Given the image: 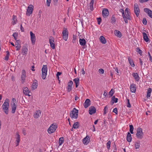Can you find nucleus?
<instances>
[{"mask_svg": "<svg viewBox=\"0 0 152 152\" xmlns=\"http://www.w3.org/2000/svg\"><path fill=\"white\" fill-rule=\"evenodd\" d=\"M140 141L139 140H137L135 142L134 144V147L136 149L139 148L140 147Z\"/></svg>", "mask_w": 152, "mask_h": 152, "instance_id": "7c9ffc66", "label": "nucleus"}, {"mask_svg": "<svg viewBox=\"0 0 152 152\" xmlns=\"http://www.w3.org/2000/svg\"><path fill=\"white\" fill-rule=\"evenodd\" d=\"M34 9V7L31 4L28 7L26 15L28 16H30L32 13Z\"/></svg>", "mask_w": 152, "mask_h": 152, "instance_id": "423d86ee", "label": "nucleus"}, {"mask_svg": "<svg viewBox=\"0 0 152 152\" xmlns=\"http://www.w3.org/2000/svg\"><path fill=\"white\" fill-rule=\"evenodd\" d=\"M111 142L110 140L109 141L106 143V146L107 149H110V146Z\"/></svg>", "mask_w": 152, "mask_h": 152, "instance_id": "c03bdc74", "label": "nucleus"}, {"mask_svg": "<svg viewBox=\"0 0 152 152\" xmlns=\"http://www.w3.org/2000/svg\"><path fill=\"white\" fill-rule=\"evenodd\" d=\"M96 108L93 106H91L89 109V113L90 115H92L96 113Z\"/></svg>", "mask_w": 152, "mask_h": 152, "instance_id": "412c9836", "label": "nucleus"}, {"mask_svg": "<svg viewBox=\"0 0 152 152\" xmlns=\"http://www.w3.org/2000/svg\"><path fill=\"white\" fill-rule=\"evenodd\" d=\"M125 17L126 18V20L128 21L129 20H131V17L130 15V12L128 8H126L125 10Z\"/></svg>", "mask_w": 152, "mask_h": 152, "instance_id": "0eeeda50", "label": "nucleus"}, {"mask_svg": "<svg viewBox=\"0 0 152 152\" xmlns=\"http://www.w3.org/2000/svg\"><path fill=\"white\" fill-rule=\"evenodd\" d=\"M137 52H138L139 53L140 55H141L142 54V51L139 48L137 49Z\"/></svg>", "mask_w": 152, "mask_h": 152, "instance_id": "680f3d73", "label": "nucleus"}, {"mask_svg": "<svg viewBox=\"0 0 152 152\" xmlns=\"http://www.w3.org/2000/svg\"><path fill=\"white\" fill-rule=\"evenodd\" d=\"M48 71L46 65H43L42 69V77L43 79H45L46 77Z\"/></svg>", "mask_w": 152, "mask_h": 152, "instance_id": "39448f33", "label": "nucleus"}, {"mask_svg": "<svg viewBox=\"0 0 152 152\" xmlns=\"http://www.w3.org/2000/svg\"><path fill=\"white\" fill-rule=\"evenodd\" d=\"M143 38L144 40L146 42H148V39L147 35V34L145 32H143Z\"/></svg>", "mask_w": 152, "mask_h": 152, "instance_id": "58836bf2", "label": "nucleus"}, {"mask_svg": "<svg viewBox=\"0 0 152 152\" xmlns=\"http://www.w3.org/2000/svg\"><path fill=\"white\" fill-rule=\"evenodd\" d=\"M20 29L22 32L24 31V28L23 27L21 24L20 25Z\"/></svg>", "mask_w": 152, "mask_h": 152, "instance_id": "0e129e2a", "label": "nucleus"}, {"mask_svg": "<svg viewBox=\"0 0 152 152\" xmlns=\"http://www.w3.org/2000/svg\"><path fill=\"white\" fill-rule=\"evenodd\" d=\"M20 40H16L15 44V46L16 48V50H18L20 49L21 47V46L20 45Z\"/></svg>", "mask_w": 152, "mask_h": 152, "instance_id": "4be33fe9", "label": "nucleus"}, {"mask_svg": "<svg viewBox=\"0 0 152 152\" xmlns=\"http://www.w3.org/2000/svg\"><path fill=\"white\" fill-rule=\"evenodd\" d=\"M148 53L149 56V60L151 61L152 62V58L151 55L149 52H148Z\"/></svg>", "mask_w": 152, "mask_h": 152, "instance_id": "052dcab7", "label": "nucleus"}, {"mask_svg": "<svg viewBox=\"0 0 152 152\" xmlns=\"http://www.w3.org/2000/svg\"><path fill=\"white\" fill-rule=\"evenodd\" d=\"M102 13L104 18L107 17L109 15V12L108 10L106 8L104 9L102 11Z\"/></svg>", "mask_w": 152, "mask_h": 152, "instance_id": "4468645a", "label": "nucleus"}, {"mask_svg": "<svg viewBox=\"0 0 152 152\" xmlns=\"http://www.w3.org/2000/svg\"><path fill=\"white\" fill-rule=\"evenodd\" d=\"M28 50L25 47H23L22 48V52L23 53V55H24L26 54L27 53Z\"/></svg>", "mask_w": 152, "mask_h": 152, "instance_id": "72a5a7b5", "label": "nucleus"}, {"mask_svg": "<svg viewBox=\"0 0 152 152\" xmlns=\"http://www.w3.org/2000/svg\"><path fill=\"white\" fill-rule=\"evenodd\" d=\"M112 101H113V103L115 102V103H117L118 102V99L117 98H115L114 96H113L112 98Z\"/></svg>", "mask_w": 152, "mask_h": 152, "instance_id": "37998d69", "label": "nucleus"}, {"mask_svg": "<svg viewBox=\"0 0 152 152\" xmlns=\"http://www.w3.org/2000/svg\"><path fill=\"white\" fill-rule=\"evenodd\" d=\"M9 55H10V54L9 53V52H7V55L5 56V57L4 58V59L5 60L7 61L8 60L9 58Z\"/></svg>", "mask_w": 152, "mask_h": 152, "instance_id": "49530a36", "label": "nucleus"}, {"mask_svg": "<svg viewBox=\"0 0 152 152\" xmlns=\"http://www.w3.org/2000/svg\"><path fill=\"white\" fill-rule=\"evenodd\" d=\"M113 112L115 113L116 114H118V110L117 108H115L113 110Z\"/></svg>", "mask_w": 152, "mask_h": 152, "instance_id": "6e6d98bb", "label": "nucleus"}, {"mask_svg": "<svg viewBox=\"0 0 152 152\" xmlns=\"http://www.w3.org/2000/svg\"><path fill=\"white\" fill-rule=\"evenodd\" d=\"M17 21V17L16 16L13 15L12 16V23L13 25H14L16 23Z\"/></svg>", "mask_w": 152, "mask_h": 152, "instance_id": "473e14b6", "label": "nucleus"}, {"mask_svg": "<svg viewBox=\"0 0 152 152\" xmlns=\"http://www.w3.org/2000/svg\"><path fill=\"white\" fill-rule=\"evenodd\" d=\"M119 12L122 13V16L125 23H128V21H127L126 20V18L125 17V14H124V10L122 9H120L119 10Z\"/></svg>", "mask_w": 152, "mask_h": 152, "instance_id": "aec40b11", "label": "nucleus"}, {"mask_svg": "<svg viewBox=\"0 0 152 152\" xmlns=\"http://www.w3.org/2000/svg\"><path fill=\"white\" fill-rule=\"evenodd\" d=\"M144 11L145 12L148 14L149 16L152 18V11L148 8H144Z\"/></svg>", "mask_w": 152, "mask_h": 152, "instance_id": "a211bd4d", "label": "nucleus"}, {"mask_svg": "<svg viewBox=\"0 0 152 152\" xmlns=\"http://www.w3.org/2000/svg\"><path fill=\"white\" fill-rule=\"evenodd\" d=\"M114 33L115 35L118 37L120 38L122 36L121 32L118 30H115L114 31Z\"/></svg>", "mask_w": 152, "mask_h": 152, "instance_id": "c85d7f7f", "label": "nucleus"}, {"mask_svg": "<svg viewBox=\"0 0 152 152\" xmlns=\"http://www.w3.org/2000/svg\"><path fill=\"white\" fill-rule=\"evenodd\" d=\"M72 84H73L72 81L71 80H70V81H69V82L68 83V86H70L72 87Z\"/></svg>", "mask_w": 152, "mask_h": 152, "instance_id": "13d9d810", "label": "nucleus"}, {"mask_svg": "<svg viewBox=\"0 0 152 152\" xmlns=\"http://www.w3.org/2000/svg\"><path fill=\"white\" fill-rule=\"evenodd\" d=\"M90 142V138L89 136L87 135L84 138L83 140V143L85 145H87Z\"/></svg>", "mask_w": 152, "mask_h": 152, "instance_id": "dca6fc26", "label": "nucleus"}, {"mask_svg": "<svg viewBox=\"0 0 152 152\" xmlns=\"http://www.w3.org/2000/svg\"><path fill=\"white\" fill-rule=\"evenodd\" d=\"M61 74V72H58L56 74V76H59V75H60Z\"/></svg>", "mask_w": 152, "mask_h": 152, "instance_id": "774afa93", "label": "nucleus"}, {"mask_svg": "<svg viewBox=\"0 0 152 152\" xmlns=\"http://www.w3.org/2000/svg\"><path fill=\"white\" fill-rule=\"evenodd\" d=\"M139 60L140 65L141 66H142L143 64L142 61L141 60V59L140 58H139Z\"/></svg>", "mask_w": 152, "mask_h": 152, "instance_id": "69168bd1", "label": "nucleus"}, {"mask_svg": "<svg viewBox=\"0 0 152 152\" xmlns=\"http://www.w3.org/2000/svg\"><path fill=\"white\" fill-rule=\"evenodd\" d=\"M127 107L129 108L131 107V105L129 101V99H127Z\"/></svg>", "mask_w": 152, "mask_h": 152, "instance_id": "de8ad7c7", "label": "nucleus"}, {"mask_svg": "<svg viewBox=\"0 0 152 152\" xmlns=\"http://www.w3.org/2000/svg\"><path fill=\"white\" fill-rule=\"evenodd\" d=\"M51 0H47L46 4L47 6L49 7L50 6V3L51 2Z\"/></svg>", "mask_w": 152, "mask_h": 152, "instance_id": "09e8293b", "label": "nucleus"}, {"mask_svg": "<svg viewBox=\"0 0 152 152\" xmlns=\"http://www.w3.org/2000/svg\"><path fill=\"white\" fill-rule=\"evenodd\" d=\"M38 86L37 81L35 80H34L33 83L31 85V89L32 90H34L37 88Z\"/></svg>", "mask_w": 152, "mask_h": 152, "instance_id": "b1692460", "label": "nucleus"}, {"mask_svg": "<svg viewBox=\"0 0 152 152\" xmlns=\"http://www.w3.org/2000/svg\"><path fill=\"white\" fill-rule=\"evenodd\" d=\"M134 10L136 16L138 17L139 15L140 11L138 5L137 3H135L134 5Z\"/></svg>", "mask_w": 152, "mask_h": 152, "instance_id": "1a4fd4ad", "label": "nucleus"}, {"mask_svg": "<svg viewBox=\"0 0 152 152\" xmlns=\"http://www.w3.org/2000/svg\"><path fill=\"white\" fill-rule=\"evenodd\" d=\"M78 110L74 108L70 113V117L72 118L76 119L78 117Z\"/></svg>", "mask_w": 152, "mask_h": 152, "instance_id": "7ed1b4c3", "label": "nucleus"}, {"mask_svg": "<svg viewBox=\"0 0 152 152\" xmlns=\"http://www.w3.org/2000/svg\"><path fill=\"white\" fill-rule=\"evenodd\" d=\"M129 131L131 134H133V130H134V127L132 125H129Z\"/></svg>", "mask_w": 152, "mask_h": 152, "instance_id": "79ce46f5", "label": "nucleus"}, {"mask_svg": "<svg viewBox=\"0 0 152 152\" xmlns=\"http://www.w3.org/2000/svg\"><path fill=\"white\" fill-rule=\"evenodd\" d=\"M132 137H131V135L129 132H128L127 133L126 140L128 142H130L132 141Z\"/></svg>", "mask_w": 152, "mask_h": 152, "instance_id": "c756f323", "label": "nucleus"}, {"mask_svg": "<svg viewBox=\"0 0 152 152\" xmlns=\"http://www.w3.org/2000/svg\"><path fill=\"white\" fill-rule=\"evenodd\" d=\"M64 142V138L63 137H60L59 140L58 144L59 145H61Z\"/></svg>", "mask_w": 152, "mask_h": 152, "instance_id": "ea45409f", "label": "nucleus"}, {"mask_svg": "<svg viewBox=\"0 0 152 152\" xmlns=\"http://www.w3.org/2000/svg\"><path fill=\"white\" fill-rule=\"evenodd\" d=\"M22 133L24 135H25L26 134V130L25 128L23 129Z\"/></svg>", "mask_w": 152, "mask_h": 152, "instance_id": "5fc2aeb1", "label": "nucleus"}, {"mask_svg": "<svg viewBox=\"0 0 152 152\" xmlns=\"http://www.w3.org/2000/svg\"><path fill=\"white\" fill-rule=\"evenodd\" d=\"M12 36L14 37L15 39L16 40L18 37V33L16 32L12 34Z\"/></svg>", "mask_w": 152, "mask_h": 152, "instance_id": "a18cd8bd", "label": "nucleus"}, {"mask_svg": "<svg viewBox=\"0 0 152 152\" xmlns=\"http://www.w3.org/2000/svg\"><path fill=\"white\" fill-rule=\"evenodd\" d=\"M10 100L8 99H6L4 101V103L2 106L3 111L4 113L7 115L9 113V107Z\"/></svg>", "mask_w": 152, "mask_h": 152, "instance_id": "f257e3e1", "label": "nucleus"}, {"mask_svg": "<svg viewBox=\"0 0 152 152\" xmlns=\"http://www.w3.org/2000/svg\"><path fill=\"white\" fill-rule=\"evenodd\" d=\"M62 34L63 39L65 41H67L68 38V32L67 30L66 29L63 30Z\"/></svg>", "mask_w": 152, "mask_h": 152, "instance_id": "6e6552de", "label": "nucleus"}, {"mask_svg": "<svg viewBox=\"0 0 152 152\" xmlns=\"http://www.w3.org/2000/svg\"><path fill=\"white\" fill-rule=\"evenodd\" d=\"M99 72L101 74L104 73V70L102 69H99Z\"/></svg>", "mask_w": 152, "mask_h": 152, "instance_id": "4d7b16f0", "label": "nucleus"}, {"mask_svg": "<svg viewBox=\"0 0 152 152\" xmlns=\"http://www.w3.org/2000/svg\"><path fill=\"white\" fill-rule=\"evenodd\" d=\"M149 0H139V1L141 3H143L148 1Z\"/></svg>", "mask_w": 152, "mask_h": 152, "instance_id": "e2e57ef3", "label": "nucleus"}, {"mask_svg": "<svg viewBox=\"0 0 152 152\" xmlns=\"http://www.w3.org/2000/svg\"><path fill=\"white\" fill-rule=\"evenodd\" d=\"M116 20L115 16L114 15H113L111 18V22L112 23H114L116 22Z\"/></svg>", "mask_w": 152, "mask_h": 152, "instance_id": "a19ab883", "label": "nucleus"}, {"mask_svg": "<svg viewBox=\"0 0 152 152\" xmlns=\"http://www.w3.org/2000/svg\"><path fill=\"white\" fill-rule=\"evenodd\" d=\"M136 136L137 138L139 139H141L143 138V133L141 128L139 127L137 128Z\"/></svg>", "mask_w": 152, "mask_h": 152, "instance_id": "20e7f679", "label": "nucleus"}, {"mask_svg": "<svg viewBox=\"0 0 152 152\" xmlns=\"http://www.w3.org/2000/svg\"><path fill=\"white\" fill-rule=\"evenodd\" d=\"M16 146H17L19 145V143L20 140V135L19 134L18 132H17L16 133Z\"/></svg>", "mask_w": 152, "mask_h": 152, "instance_id": "f3484780", "label": "nucleus"}, {"mask_svg": "<svg viewBox=\"0 0 152 152\" xmlns=\"http://www.w3.org/2000/svg\"><path fill=\"white\" fill-rule=\"evenodd\" d=\"M23 93L25 95H28L29 96H31L30 94V92L28 88L27 87H23Z\"/></svg>", "mask_w": 152, "mask_h": 152, "instance_id": "f8f14e48", "label": "nucleus"}, {"mask_svg": "<svg viewBox=\"0 0 152 152\" xmlns=\"http://www.w3.org/2000/svg\"><path fill=\"white\" fill-rule=\"evenodd\" d=\"M82 73L83 75H84L85 73V71H84L83 69H82Z\"/></svg>", "mask_w": 152, "mask_h": 152, "instance_id": "338daca9", "label": "nucleus"}, {"mask_svg": "<svg viewBox=\"0 0 152 152\" xmlns=\"http://www.w3.org/2000/svg\"><path fill=\"white\" fill-rule=\"evenodd\" d=\"M41 112L40 110H36L34 114V117L35 118H39L41 115Z\"/></svg>", "mask_w": 152, "mask_h": 152, "instance_id": "2eb2a0df", "label": "nucleus"}, {"mask_svg": "<svg viewBox=\"0 0 152 152\" xmlns=\"http://www.w3.org/2000/svg\"><path fill=\"white\" fill-rule=\"evenodd\" d=\"M12 107V113H14L15 112L16 109L17 107V104H11Z\"/></svg>", "mask_w": 152, "mask_h": 152, "instance_id": "a878e982", "label": "nucleus"}, {"mask_svg": "<svg viewBox=\"0 0 152 152\" xmlns=\"http://www.w3.org/2000/svg\"><path fill=\"white\" fill-rule=\"evenodd\" d=\"M151 88H150L148 89L147 95V97L148 98L150 97L151 96Z\"/></svg>", "mask_w": 152, "mask_h": 152, "instance_id": "e433bc0d", "label": "nucleus"}, {"mask_svg": "<svg viewBox=\"0 0 152 152\" xmlns=\"http://www.w3.org/2000/svg\"><path fill=\"white\" fill-rule=\"evenodd\" d=\"M91 104L90 100L89 99H87L83 104V105L85 108L88 107Z\"/></svg>", "mask_w": 152, "mask_h": 152, "instance_id": "5701e85b", "label": "nucleus"}, {"mask_svg": "<svg viewBox=\"0 0 152 152\" xmlns=\"http://www.w3.org/2000/svg\"><path fill=\"white\" fill-rule=\"evenodd\" d=\"M26 77V72L23 69L22 71V73L21 75V81L23 83L25 82Z\"/></svg>", "mask_w": 152, "mask_h": 152, "instance_id": "9b49d317", "label": "nucleus"}, {"mask_svg": "<svg viewBox=\"0 0 152 152\" xmlns=\"http://www.w3.org/2000/svg\"><path fill=\"white\" fill-rule=\"evenodd\" d=\"M49 43L50 45V47L53 49H55V42L54 38L52 36L49 37Z\"/></svg>", "mask_w": 152, "mask_h": 152, "instance_id": "9d476101", "label": "nucleus"}, {"mask_svg": "<svg viewBox=\"0 0 152 152\" xmlns=\"http://www.w3.org/2000/svg\"><path fill=\"white\" fill-rule=\"evenodd\" d=\"M142 23L144 25H146L147 23V20L145 18H144L142 20Z\"/></svg>", "mask_w": 152, "mask_h": 152, "instance_id": "603ef678", "label": "nucleus"}, {"mask_svg": "<svg viewBox=\"0 0 152 152\" xmlns=\"http://www.w3.org/2000/svg\"><path fill=\"white\" fill-rule=\"evenodd\" d=\"M79 127V123L78 122H77L74 123L73 126V127L75 129H77Z\"/></svg>", "mask_w": 152, "mask_h": 152, "instance_id": "4c0bfd02", "label": "nucleus"}, {"mask_svg": "<svg viewBox=\"0 0 152 152\" xmlns=\"http://www.w3.org/2000/svg\"><path fill=\"white\" fill-rule=\"evenodd\" d=\"M95 0H91L89 4L90 10L91 11H93L94 10L93 5Z\"/></svg>", "mask_w": 152, "mask_h": 152, "instance_id": "2f4dec72", "label": "nucleus"}, {"mask_svg": "<svg viewBox=\"0 0 152 152\" xmlns=\"http://www.w3.org/2000/svg\"><path fill=\"white\" fill-rule=\"evenodd\" d=\"M17 104V102L16 100L15 99V98H13L12 99V102L11 103V104Z\"/></svg>", "mask_w": 152, "mask_h": 152, "instance_id": "3c124183", "label": "nucleus"}, {"mask_svg": "<svg viewBox=\"0 0 152 152\" xmlns=\"http://www.w3.org/2000/svg\"><path fill=\"white\" fill-rule=\"evenodd\" d=\"M58 127V126L56 124L54 123L51 124L48 129V133L49 134L54 132Z\"/></svg>", "mask_w": 152, "mask_h": 152, "instance_id": "f03ea898", "label": "nucleus"}, {"mask_svg": "<svg viewBox=\"0 0 152 152\" xmlns=\"http://www.w3.org/2000/svg\"><path fill=\"white\" fill-rule=\"evenodd\" d=\"M79 42L81 46H84L86 43V41L85 39L83 38L79 39Z\"/></svg>", "mask_w": 152, "mask_h": 152, "instance_id": "bb28decb", "label": "nucleus"}, {"mask_svg": "<svg viewBox=\"0 0 152 152\" xmlns=\"http://www.w3.org/2000/svg\"><path fill=\"white\" fill-rule=\"evenodd\" d=\"M128 59L131 66L132 67H134L135 65L132 59L130 58L129 57H128Z\"/></svg>", "mask_w": 152, "mask_h": 152, "instance_id": "c9c22d12", "label": "nucleus"}, {"mask_svg": "<svg viewBox=\"0 0 152 152\" xmlns=\"http://www.w3.org/2000/svg\"><path fill=\"white\" fill-rule=\"evenodd\" d=\"M74 81L75 83V87L76 88H77L79 84V79L77 77L75 78L74 80Z\"/></svg>", "mask_w": 152, "mask_h": 152, "instance_id": "f704fd0d", "label": "nucleus"}, {"mask_svg": "<svg viewBox=\"0 0 152 152\" xmlns=\"http://www.w3.org/2000/svg\"><path fill=\"white\" fill-rule=\"evenodd\" d=\"M30 35L31 36V42L32 45H34L35 44L36 38L35 36V34L33 33L31 31L30 32Z\"/></svg>", "mask_w": 152, "mask_h": 152, "instance_id": "ddd939ff", "label": "nucleus"}, {"mask_svg": "<svg viewBox=\"0 0 152 152\" xmlns=\"http://www.w3.org/2000/svg\"><path fill=\"white\" fill-rule=\"evenodd\" d=\"M100 42L103 44H105L106 43V41L105 38L102 36H101L99 38Z\"/></svg>", "mask_w": 152, "mask_h": 152, "instance_id": "cd10ccee", "label": "nucleus"}, {"mask_svg": "<svg viewBox=\"0 0 152 152\" xmlns=\"http://www.w3.org/2000/svg\"><path fill=\"white\" fill-rule=\"evenodd\" d=\"M72 86H68L67 87V91L68 92H69L72 90Z\"/></svg>", "mask_w": 152, "mask_h": 152, "instance_id": "8fccbe9b", "label": "nucleus"}, {"mask_svg": "<svg viewBox=\"0 0 152 152\" xmlns=\"http://www.w3.org/2000/svg\"><path fill=\"white\" fill-rule=\"evenodd\" d=\"M114 94V91L113 89H111L110 91L109 92V95L110 96H112Z\"/></svg>", "mask_w": 152, "mask_h": 152, "instance_id": "864d4df0", "label": "nucleus"}, {"mask_svg": "<svg viewBox=\"0 0 152 152\" xmlns=\"http://www.w3.org/2000/svg\"><path fill=\"white\" fill-rule=\"evenodd\" d=\"M97 21L98 24L99 25L101 21V18H97Z\"/></svg>", "mask_w": 152, "mask_h": 152, "instance_id": "bf43d9fd", "label": "nucleus"}, {"mask_svg": "<svg viewBox=\"0 0 152 152\" xmlns=\"http://www.w3.org/2000/svg\"><path fill=\"white\" fill-rule=\"evenodd\" d=\"M132 75L134 77L136 81L137 82L139 81L140 79V77H139L138 74L137 73H133L132 74Z\"/></svg>", "mask_w": 152, "mask_h": 152, "instance_id": "393cba45", "label": "nucleus"}, {"mask_svg": "<svg viewBox=\"0 0 152 152\" xmlns=\"http://www.w3.org/2000/svg\"><path fill=\"white\" fill-rule=\"evenodd\" d=\"M130 90L131 92L135 93L136 90V85L134 83H132L130 85Z\"/></svg>", "mask_w": 152, "mask_h": 152, "instance_id": "6ab92c4d", "label": "nucleus"}]
</instances>
